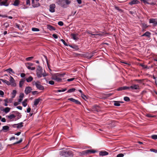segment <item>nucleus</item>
<instances>
[{"mask_svg": "<svg viewBox=\"0 0 157 157\" xmlns=\"http://www.w3.org/2000/svg\"><path fill=\"white\" fill-rule=\"evenodd\" d=\"M22 105L24 107H25L27 105V103L26 102L23 101L22 102Z\"/></svg>", "mask_w": 157, "mask_h": 157, "instance_id": "nucleus-50", "label": "nucleus"}, {"mask_svg": "<svg viewBox=\"0 0 157 157\" xmlns=\"http://www.w3.org/2000/svg\"><path fill=\"white\" fill-rule=\"evenodd\" d=\"M124 100L125 101H128L129 100V98L127 97H125L124 98Z\"/></svg>", "mask_w": 157, "mask_h": 157, "instance_id": "nucleus-45", "label": "nucleus"}, {"mask_svg": "<svg viewBox=\"0 0 157 157\" xmlns=\"http://www.w3.org/2000/svg\"><path fill=\"white\" fill-rule=\"evenodd\" d=\"M10 85L12 86L15 87L16 86V83H15V81L14 78L11 76L10 77Z\"/></svg>", "mask_w": 157, "mask_h": 157, "instance_id": "nucleus-9", "label": "nucleus"}, {"mask_svg": "<svg viewBox=\"0 0 157 157\" xmlns=\"http://www.w3.org/2000/svg\"><path fill=\"white\" fill-rule=\"evenodd\" d=\"M114 8L116 10H117L119 11H120L121 10V9H120L119 7L118 6H115Z\"/></svg>", "mask_w": 157, "mask_h": 157, "instance_id": "nucleus-46", "label": "nucleus"}, {"mask_svg": "<svg viewBox=\"0 0 157 157\" xmlns=\"http://www.w3.org/2000/svg\"><path fill=\"white\" fill-rule=\"evenodd\" d=\"M68 100L74 102H75V99L73 98H69L68 99Z\"/></svg>", "mask_w": 157, "mask_h": 157, "instance_id": "nucleus-44", "label": "nucleus"}, {"mask_svg": "<svg viewBox=\"0 0 157 157\" xmlns=\"http://www.w3.org/2000/svg\"><path fill=\"white\" fill-rule=\"evenodd\" d=\"M8 0H0V6H7L9 5V3L7 2Z\"/></svg>", "mask_w": 157, "mask_h": 157, "instance_id": "nucleus-7", "label": "nucleus"}, {"mask_svg": "<svg viewBox=\"0 0 157 157\" xmlns=\"http://www.w3.org/2000/svg\"><path fill=\"white\" fill-rule=\"evenodd\" d=\"M130 88L134 90H139L140 89V86L138 85L134 84L130 87Z\"/></svg>", "mask_w": 157, "mask_h": 157, "instance_id": "nucleus-14", "label": "nucleus"}, {"mask_svg": "<svg viewBox=\"0 0 157 157\" xmlns=\"http://www.w3.org/2000/svg\"><path fill=\"white\" fill-rule=\"evenodd\" d=\"M139 2L137 0H133L129 2V4L131 5H132L133 4H137Z\"/></svg>", "mask_w": 157, "mask_h": 157, "instance_id": "nucleus-18", "label": "nucleus"}, {"mask_svg": "<svg viewBox=\"0 0 157 157\" xmlns=\"http://www.w3.org/2000/svg\"><path fill=\"white\" fill-rule=\"evenodd\" d=\"M33 79V78L31 76H29L28 78H26L25 80L28 82H31Z\"/></svg>", "mask_w": 157, "mask_h": 157, "instance_id": "nucleus-22", "label": "nucleus"}, {"mask_svg": "<svg viewBox=\"0 0 157 157\" xmlns=\"http://www.w3.org/2000/svg\"><path fill=\"white\" fill-rule=\"evenodd\" d=\"M70 3L71 1L69 0H62L60 5L63 7L66 8L67 5L69 4Z\"/></svg>", "mask_w": 157, "mask_h": 157, "instance_id": "nucleus-6", "label": "nucleus"}, {"mask_svg": "<svg viewBox=\"0 0 157 157\" xmlns=\"http://www.w3.org/2000/svg\"><path fill=\"white\" fill-rule=\"evenodd\" d=\"M151 138L154 140L157 139V135H153L151 136Z\"/></svg>", "mask_w": 157, "mask_h": 157, "instance_id": "nucleus-41", "label": "nucleus"}, {"mask_svg": "<svg viewBox=\"0 0 157 157\" xmlns=\"http://www.w3.org/2000/svg\"><path fill=\"white\" fill-rule=\"evenodd\" d=\"M66 90L67 89L66 88L62 89L61 90H58L56 91V92H63Z\"/></svg>", "mask_w": 157, "mask_h": 157, "instance_id": "nucleus-36", "label": "nucleus"}, {"mask_svg": "<svg viewBox=\"0 0 157 157\" xmlns=\"http://www.w3.org/2000/svg\"><path fill=\"white\" fill-rule=\"evenodd\" d=\"M40 101V99L39 98L35 99L34 102V104L33 105V107H36L38 104L39 103Z\"/></svg>", "mask_w": 157, "mask_h": 157, "instance_id": "nucleus-16", "label": "nucleus"}, {"mask_svg": "<svg viewBox=\"0 0 157 157\" xmlns=\"http://www.w3.org/2000/svg\"><path fill=\"white\" fill-rule=\"evenodd\" d=\"M151 151L154 152L155 153H157V150H155L154 149H151Z\"/></svg>", "mask_w": 157, "mask_h": 157, "instance_id": "nucleus-56", "label": "nucleus"}, {"mask_svg": "<svg viewBox=\"0 0 157 157\" xmlns=\"http://www.w3.org/2000/svg\"><path fill=\"white\" fill-rule=\"evenodd\" d=\"M31 109L30 108H28L27 109V113H29L31 111Z\"/></svg>", "mask_w": 157, "mask_h": 157, "instance_id": "nucleus-62", "label": "nucleus"}, {"mask_svg": "<svg viewBox=\"0 0 157 157\" xmlns=\"http://www.w3.org/2000/svg\"><path fill=\"white\" fill-rule=\"evenodd\" d=\"M10 109L11 108H10L7 107L5 108V109L3 110V111L6 113H7L10 111Z\"/></svg>", "mask_w": 157, "mask_h": 157, "instance_id": "nucleus-23", "label": "nucleus"}, {"mask_svg": "<svg viewBox=\"0 0 157 157\" xmlns=\"http://www.w3.org/2000/svg\"><path fill=\"white\" fill-rule=\"evenodd\" d=\"M27 67L28 69H29V70H33L35 69V67H31L30 66H27Z\"/></svg>", "mask_w": 157, "mask_h": 157, "instance_id": "nucleus-37", "label": "nucleus"}, {"mask_svg": "<svg viewBox=\"0 0 157 157\" xmlns=\"http://www.w3.org/2000/svg\"><path fill=\"white\" fill-rule=\"evenodd\" d=\"M9 129V127L7 126H5L3 127L2 129L3 130H5V132H6Z\"/></svg>", "mask_w": 157, "mask_h": 157, "instance_id": "nucleus-32", "label": "nucleus"}, {"mask_svg": "<svg viewBox=\"0 0 157 157\" xmlns=\"http://www.w3.org/2000/svg\"><path fill=\"white\" fill-rule=\"evenodd\" d=\"M23 122H21L20 123L17 124V128H20L23 127Z\"/></svg>", "mask_w": 157, "mask_h": 157, "instance_id": "nucleus-29", "label": "nucleus"}, {"mask_svg": "<svg viewBox=\"0 0 157 157\" xmlns=\"http://www.w3.org/2000/svg\"><path fill=\"white\" fill-rule=\"evenodd\" d=\"M17 93V91L15 90H13L11 93L12 98H14L16 96Z\"/></svg>", "mask_w": 157, "mask_h": 157, "instance_id": "nucleus-24", "label": "nucleus"}, {"mask_svg": "<svg viewBox=\"0 0 157 157\" xmlns=\"http://www.w3.org/2000/svg\"><path fill=\"white\" fill-rule=\"evenodd\" d=\"M6 71H7L8 73L11 74V73H12L13 74L15 73V72L13 71V70L11 68H9L8 69H6Z\"/></svg>", "mask_w": 157, "mask_h": 157, "instance_id": "nucleus-31", "label": "nucleus"}, {"mask_svg": "<svg viewBox=\"0 0 157 157\" xmlns=\"http://www.w3.org/2000/svg\"><path fill=\"white\" fill-rule=\"evenodd\" d=\"M52 36L55 39H57L58 38L57 36V35L56 34H53Z\"/></svg>", "mask_w": 157, "mask_h": 157, "instance_id": "nucleus-59", "label": "nucleus"}, {"mask_svg": "<svg viewBox=\"0 0 157 157\" xmlns=\"http://www.w3.org/2000/svg\"><path fill=\"white\" fill-rule=\"evenodd\" d=\"M6 117L11 120V121H14L16 120L15 119L16 116L13 114H11L9 115L6 116Z\"/></svg>", "mask_w": 157, "mask_h": 157, "instance_id": "nucleus-12", "label": "nucleus"}, {"mask_svg": "<svg viewBox=\"0 0 157 157\" xmlns=\"http://www.w3.org/2000/svg\"><path fill=\"white\" fill-rule=\"evenodd\" d=\"M124 156V155L122 153H120L118 154L117 157H123Z\"/></svg>", "mask_w": 157, "mask_h": 157, "instance_id": "nucleus-42", "label": "nucleus"}, {"mask_svg": "<svg viewBox=\"0 0 157 157\" xmlns=\"http://www.w3.org/2000/svg\"><path fill=\"white\" fill-rule=\"evenodd\" d=\"M81 96L82 97V98L83 99H85V98H86V96L84 95L83 94H82L81 95Z\"/></svg>", "mask_w": 157, "mask_h": 157, "instance_id": "nucleus-53", "label": "nucleus"}, {"mask_svg": "<svg viewBox=\"0 0 157 157\" xmlns=\"http://www.w3.org/2000/svg\"><path fill=\"white\" fill-rule=\"evenodd\" d=\"M130 88V87L125 86L122 87H121L118 89V90H125L128 89Z\"/></svg>", "mask_w": 157, "mask_h": 157, "instance_id": "nucleus-21", "label": "nucleus"}, {"mask_svg": "<svg viewBox=\"0 0 157 157\" xmlns=\"http://www.w3.org/2000/svg\"><path fill=\"white\" fill-rule=\"evenodd\" d=\"M61 41L65 45H67V44L65 41L63 39H61Z\"/></svg>", "mask_w": 157, "mask_h": 157, "instance_id": "nucleus-57", "label": "nucleus"}, {"mask_svg": "<svg viewBox=\"0 0 157 157\" xmlns=\"http://www.w3.org/2000/svg\"><path fill=\"white\" fill-rule=\"evenodd\" d=\"M42 68L40 66H38L36 70V75L37 77L40 78L42 76Z\"/></svg>", "mask_w": 157, "mask_h": 157, "instance_id": "nucleus-5", "label": "nucleus"}, {"mask_svg": "<svg viewBox=\"0 0 157 157\" xmlns=\"http://www.w3.org/2000/svg\"><path fill=\"white\" fill-rule=\"evenodd\" d=\"M75 79L74 78H69L67 79V81L68 82H70L73 81Z\"/></svg>", "mask_w": 157, "mask_h": 157, "instance_id": "nucleus-52", "label": "nucleus"}, {"mask_svg": "<svg viewBox=\"0 0 157 157\" xmlns=\"http://www.w3.org/2000/svg\"><path fill=\"white\" fill-rule=\"evenodd\" d=\"M39 0H32V2L33 7H36L39 6L40 4L38 2Z\"/></svg>", "mask_w": 157, "mask_h": 157, "instance_id": "nucleus-8", "label": "nucleus"}, {"mask_svg": "<svg viewBox=\"0 0 157 157\" xmlns=\"http://www.w3.org/2000/svg\"><path fill=\"white\" fill-rule=\"evenodd\" d=\"M32 84L33 86H35L39 90H43L44 89V87L41 85V83L38 81H33V82Z\"/></svg>", "mask_w": 157, "mask_h": 157, "instance_id": "nucleus-4", "label": "nucleus"}, {"mask_svg": "<svg viewBox=\"0 0 157 157\" xmlns=\"http://www.w3.org/2000/svg\"><path fill=\"white\" fill-rule=\"evenodd\" d=\"M92 111L94 112H98L100 111L99 107L97 105H94L92 108Z\"/></svg>", "mask_w": 157, "mask_h": 157, "instance_id": "nucleus-15", "label": "nucleus"}, {"mask_svg": "<svg viewBox=\"0 0 157 157\" xmlns=\"http://www.w3.org/2000/svg\"><path fill=\"white\" fill-rule=\"evenodd\" d=\"M24 94L23 93H21L20 94L19 96V98L18 100V102L20 103L23 100V98H24Z\"/></svg>", "mask_w": 157, "mask_h": 157, "instance_id": "nucleus-13", "label": "nucleus"}, {"mask_svg": "<svg viewBox=\"0 0 157 157\" xmlns=\"http://www.w3.org/2000/svg\"><path fill=\"white\" fill-rule=\"evenodd\" d=\"M1 121L3 122H5L6 121V120L5 118H3L1 119Z\"/></svg>", "mask_w": 157, "mask_h": 157, "instance_id": "nucleus-60", "label": "nucleus"}, {"mask_svg": "<svg viewBox=\"0 0 157 157\" xmlns=\"http://www.w3.org/2000/svg\"><path fill=\"white\" fill-rule=\"evenodd\" d=\"M47 82L51 85H53L55 83L54 81L52 80L49 81L48 82Z\"/></svg>", "mask_w": 157, "mask_h": 157, "instance_id": "nucleus-40", "label": "nucleus"}, {"mask_svg": "<svg viewBox=\"0 0 157 157\" xmlns=\"http://www.w3.org/2000/svg\"><path fill=\"white\" fill-rule=\"evenodd\" d=\"M25 73H22L20 75V76L22 78H24L25 76Z\"/></svg>", "mask_w": 157, "mask_h": 157, "instance_id": "nucleus-54", "label": "nucleus"}, {"mask_svg": "<svg viewBox=\"0 0 157 157\" xmlns=\"http://www.w3.org/2000/svg\"><path fill=\"white\" fill-rule=\"evenodd\" d=\"M38 91H33L32 92V94L33 95H35L36 94H38Z\"/></svg>", "mask_w": 157, "mask_h": 157, "instance_id": "nucleus-51", "label": "nucleus"}, {"mask_svg": "<svg viewBox=\"0 0 157 157\" xmlns=\"http://www.w3.org/2000/svg\"><path fill=\"white\" fill-rule=\"evenodd\" d=\"M108 154V152L106 151H101L99 153V155L101 156L106 155Z\"/></svg>", "mask_w": 157, "mask_h": 157, "instance_id": "nucleus-20", "label": "nucleus"}, {"mask_svg": "<svg viewBox=\"0 0 157 157\" xmlns=\"http://www.w3.org/2000/svg\"><path fill=\"white\" fill-rule=\"evenodd\" d=\"M87 33L89 34H90L91 35V37H95V36H97V35H100V34H92V33H91V32L89 31V32H87Z\"/></svg>", "mask_w": 157, "mask_h": 157, "instance_id": "nucleus-33", "label": "nucleus"}, {"mask_svg": "<svg viewBox=\"0 0 157 157\" xmlns=\"http://www.w3.org/2000/svg\"><path fill=\"white\" fill-rule=\"evenodd\" d=\"M63 76V75L59 73H56L52 75L51 79L57 82H60L62 81V79L61 78Z\"/></svg>", "mask_w": 157, "mask_h": 157, "instance_id": "nucleus-1", "label": "nucleus"}, {"mask_svg": "<svg viewBox=\"0 0 157 157\" xmlns=\"http://www.w3.org/2000/svg\"><path fill=\"white\" fill-rule=\"evenodd\" d=\"M20 3V1L19 0H15L14 3L13 4V5L15 6H18Z\"/></svg>", "mask_w": 157, "mask_h": 157, "instance_id": "nucleus-28", "label": "nucleus"}, {"mask_svg": "<svg viewBox=\"0 0 157 157\" xmlns=\"http://www.w3.org/2000/svg\"><path fill=\"white\" fill-rule=\"evenodd\" d=\"M47 28L50 31L55 30V29L53 26L50 25H48Z\"/></svg>", "mask_w": 157, "mask_h": 157, "instance_id": "nucleus-26", "label": "nucleus"}, {"mask_svg": "<svg viewBox=\"0 0 157 157\" xmlns=\"http://www.w3.org/2000/svg\"><path fill=\"white\" fill-rule=\"evenodd\" d=\"M4 95V92L0 90V95L2 97H3Z\"/></svg>", "mask_w": 157, "mask_h": 157, "instance_id": "nucleus-47", "label": "nucleus"}, {"mask_svg": "<svg viewBox=\"0 0 157 157\" xmlns=\"http://www.w3.org/2000/svg\"><path fill=\"white\" fill-rule=\"evenodd\" d=\"M32 30L34 32H38L39 31V29L38 28H33L32 29Z\"/></svg>", "mask_w": 157, "mask_h": 157, "instance_id": "nucleus-38", "label": "nucleus"}, {"mask_svg": "<svg viewBox=\"0 0 157 157\" xmlns=\"http://www.w3.org/2000/svg\"><path fill=\"white\" fill-rule=\"evenodd\" d=\"M60 155L63 157H68V156H73L71 151L68 150L60 151Z\"/></svg>", "mask_w": 157, "mask_h": 157, "instance_id": "nucleus-2", "label": "nucleus"}, {"mask_svg": "<svg viewBox=\"0 0 157 157\" xmlns=\"http://www.w3.org/2000/svg\"><path fill=\"white\" fill-rule=\"evenodd\" d=\"M147 116L149 117H154V116H152L150 114H148L147 115Z\"/></svg>", "mask_w": 157, "mask_h": 157, "instance_id": "nucleus-55", "label": "nucleus"}, {"mask_svg": "<svg viewBox=\"0 0 157 157\" xmlns=\"http://www.w3.org/2000/svg\"><path fill=\"white\" fill-rule=\"evenodd\" d=\"M1 80L2 82H3L5 83L8 85H10V83L8 81H7L5 79H1Z\"/></svg>", "mask_w": 157, "mask_h": 157, "instance_id": "nucleus-27", "label": "nucleus"}, {"mask_svg": "<svg viewBox=\"0 0 157 157\" xmlns=\"http://www.w3.org/2000/svg\"><path fill=\"white\" fill-rule=\"evenodd\" d=\"M75 103L76 104H80V102L79 101L76 100H75Z\"/></svg>", "mask_w": 157, "mask_h": 157, "instance_id": "nucleus-61", "label": "nucleus"}, {"mask_svg": "<svg viewBox=\"0 0 157 157\" xmlns=\"http://www.w3.org/2000/svg\"><path fill=\"white\" fill-rule=\"evenodd\" d=\"M33 58V57L31 56L29 57L26 58V60L27 61H29L31 60Z\"/></svg>", "mask_w": 157, "mask_h": 157, "instance_id": "nucleus-39", "label": "nucleus"}, {"mask_svg": "<svg viewBox=\"0 0 157 157\" xmlns=\"http://www.w3.org/2000/svg\"><path fill=\"white\" fill-rule=\"evenodd\" d=\"M55 7L56 6L55 4H52L50 5L49 11L52 13L54 12L55 11Z\"/></svg>", "mask_w": 157, "mask_h": 157, "instance_id": "nucleus-11", "label": "nucleus"}, {"mask_svg": "<svg viewBox=\"0 0 157 157\" xmlns=\"http://www.w3.org/2000/svg\"><path fill=\"white\" fill-rule=\"evenodd\" d=\"M17 108L21 110L22 109V107L21 106H17Z\"/></svg>", "mask_w": 157, "mask_h": 157, "instance_id": "nucleus-63", "label": "nucleus"}, {"mask_svg": "<svg viewBox=\"0 0 157 157\" xmlns=\"http://www.w3.org/2000/svg\"><path fill=\"white\" fill-rule=\"evenodd\" d=\"M143 27L145 28H146L148 27V26L145 24H143Z\"/></svg>", "mask_w": 157, "mask_h": 157, "instance_id": "nucleus-64", "label": "nucleus"}, {"mask_svg": "<svg viewBox=\"0 0 157 157\" xmlns=\"http://www.w3.org/2000/svg\"><path fill=\"white\" fill-rule=\"evenodd\" d=\"M26 4L27 5H30V0H26Z\"/></svg>", "mask_w": 157, "mask_h": 157, "instance_id": "nucleus-58", "label": "nucleus"}, {"mask_svg": "<svg viewBox=\"0 0 157 157\" xmlns=\"http://www.w3.org/2000/svg\"><path fill=\"white\" fill-rule=\"evenodd\" d=\"M32 90V89L31 87L29 86H27L25 88V93L26 94H27L30 93Z\"/></svg>", "mask_w": 157, "mask_h": 157, "instance_id": "nucleus-10", "label": "nucleus"}, {"mask_svg": "<svg viewBox=\"0 0 157 157\" xmlns=\"http://www.w3.org/2000/svg\"><path fill=\"white\" fill-rule=\"evenodd\" d=\"M71 36L72 38L74 40H76L77 39V38L76 37V35L75 34H71Z\"/></svg>", "mask_w": 157, "mask_h": 157, "instance_id": "nucleus-34", "label": "nucleus"}, {"mask_svg": "<svg viewBox=\"0 0 157 157\" xmlns=\"http://www.w3.org/2000/svg\"><path fill=\"white\" fill-rule=\"evenodd\" d=\"M75 88H73L71 89H70L69 90L67 91V93H71L72 92H74L75 90Z\"/></svg>", "mask_w": 157, "mask_h": 157, "instance_id": "nucleus-35", "label": "nucleus"}, {"mask_svg": "<svg viewBox=\"0 0 157 157\" xmlns=\"http://www.w3.org/2000/svg\"><path fill=\"white\" fill-rule=\"evenodd\" d=\"M156 19H149V23H153L156 25Z\"/></svg>", "mask_w": 157, "mask_h": 157, "instance_id": "nucleus-25", "label": "nucleus"}, {"mask_svg": "<svg viewBox=\"0 0 157 157\" xmlns=\"http://www.w3.org/2000/svg\"><path fill=\"white\" fill-rule=\"evenodd\" d=\"M97 151L94 150H88L84 151L82 152H79L78 153L79 155L82 156L91 153H94Z\"/></svg>", "mask_w": 157, "mask_h": 157, "instance_id": "nucleus-3", "label": "nucleus"}, {"mask_svg": "<svg viewBox=\"0 0 157 157\" xmlns=\"http://www.w3.org/2000/svg\"><path fill=\"white\" fill-rule=\"evenodd\" d=\"M56 2L58 4L60 5L62 2V0H56Z\"/></svg>", "mask_w": 157, "mask_h": 157, "instance_id": "nucleus-48", "label": "nucleus"}, {"mask_svg": "<svg viewBox=\"0 0 157 157\" xmlns=\"http://www.w3.org/2000/svg\"><path fill=\"white\" fill-rule=\"evenodd\" d=\"M151 33L147 31L141 36H146L148 37H150Z\"/></svg>", "mask_w": 157, "mask_h": 157, "instance_id": "nucleus-19", "label": "nucleus"}, {"mask_svg": "<svg viewBox=\"0 0 157 157\" xmlns=\"http://www.w3.org/2000/svg\"><path fill=\"white\" fill-rule=\"evenodd\" d=\"M114 105L115 106H120V103H122V102L118 101H114Z\"/></svg>", "mask_w": 157, "mask_h": 157, "instance_id": "nucleus-30", "label": "nucleus"}, {"mask_svg": "<svg viewBox=\"0 0 157 157\" xmlns=\"http://www.w3.org/2000/svg\"><path fill=\"white\" fill-rule=\"evenodd\" d=\"M22 141V139H21L20 140L14 143L13 144H19L20 143H21Z\"/></svg>", "mask_w": 157, "mask_h": 157, "instance_id": "nucleus-49", "label": "nucleus"}, {"mask_svg": "<svg viewBox=\"0 0 157 157\" xmlns=\"http://www.w3.org/2000/svg\"><path fill=\"white\" fill-rule=\"evenodd\" d=\"M25 80L24 78L21 79L19 83V87L20 88H21L22 87L23 85L24 84V83H25Z\"/></svg>", "mask_w": 157, "mask_h": 157, "instance_id": "nucleus-17", "label": "nucleus"}, {"mask_svg": "<svg viewBox=\"0 0 157 157\" xmlns=\"http://www.w3.org/2000/svg\"><path fill=\"white\" fill-rule=\"evenodd\" d=\"M58 24L60 26H62L63 25V22L61 21H59L58 22Z\"/></svg>", "mask_w": 157, "mask_h": 157, "instance_id": "nucleus-43", "label": "nucleus"}]
</instances>
